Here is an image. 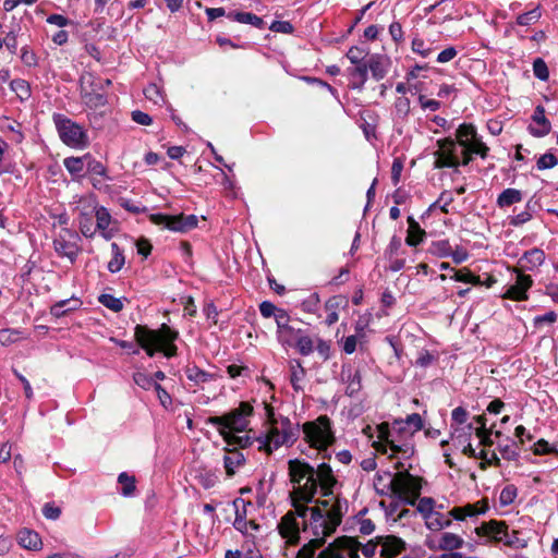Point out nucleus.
<instances>
[{"label":"nucleus","instance_id":"obj_4","mask_svg":"<svg viewBox=\"0 0 558 558\" xmlns=\"http://www.w3.org/2000/svg\"><path fill=\"white\" fill-rule=\"evenodd\" d=\"M179 332L162 324L158 330L148 329L145 326L135 327V339L140 347L145 350L148 356L153 357L157 351L163 352L165 356L177 355L178 347L174 341Z\"/></svg>","mask_w":558,"mask_h":558},{"label":"nucleus","instance_id":"obj_2","mask_svg":"<svg viewBox=\"0 0 558 558\" xmlns=\"http://www.w3.org/2000/svg\"><path fill=\"white\" fill-rule=\"evenodd\" d=\"M403 468L401 462L396 469ZM374 486L380 495H393L408 505H414L421 495L422 478L412 475L408 470L391 473L390 471L378 472L374 480Z\"/></svg>","mask_w":558,"mask_h":558},{"label":"nucleus","instance_id":"obj_16","mask_svg":"<svg viewBox=\"0 0 558 558\" xmlns=\"http://www.w3.org/2000/svg\"><path fill=\"white\" fill-rule=\"evenodd\" d=\"M94 216L96 218V230H98L105 240H110L114 236L116 231L110 229L113 219L109 210L104 206H93Z\"/></svg>","mask_w":558,"mask_h":558},{"label":"nucleus","instance_id":"obj_40","mask_svg":"<svg viewBox=\"0 0 558 558\" xmlns=\"http://www.w3.org/2000/svg\"><path fill=\"white\" fill-rule=\"evenodd\" d=\"M303 332V329L295 328L289 325L288 330H277V339L282 345L293 347L299 336Z\"/></svg>","mask_w":558,"mask_h":558},{"label":"nucleus","instance_id":"obj_41","mask_svg":"<svg viewBox=\"0 0 558 558\" xmlns=\"http://www.w3.org/2000/svg\"><path fill=\"white\" fill-rule=\"evenodd\" d=\"M314 344L315 340L307 336L303 330V332L299 336L293 347L296 348L298 352L301 355L307 356L314 352Z\"/></svg>","mask_w":558,"mask_h":558},{"label":"nucleus","instance_id":"obj_6","mask_svg":"<svg viewBox=\"0 0 558 558\" xmlns=\"http://www.w3.org/2000/svg\"><path fill=\"white\" fill-rule=\"evenodd\" d=\"M377 432L379 440L377 447L378 451L383 453L390 452V457L400 456L403 459H408L414 453L411 437L390 428L388 423L378 425Z\"/></svg>","mask_w":558,"mask_h":558},{"label":"nucleus","instance_id":"obj_18","mask_svg":"<svg viewBox=\"0 0 558 558\" xmlns=\"http://www.w3.org/2000/svg\"><path fill=\"white\" fill-rule=\"evenodd\" d=\"M367 72L371 71L372 77L376 81L383 80L389 70L390 60L385 54H372L366 59Z\"/></svg>","mask_w":558,"mask_h":558},{"label":"nucleus","instance_id":"obj_35","mask_svg":"<svg viewBox=\"0 0 558 558\" xmlns=\"http://www.w3.org/2000/svg\"><path fill=\"white\" fill-rule=\"evenodd\" d=\"M88 159V154L83 157H68L63 160V165L72 178L75 179L81 175L85 167V160Z\"/></svg>","mask_w":558,"mask_h":558},{"label":"nucleus","instance_id":"obj_26","mask_svg":"<svg viewBox=\"0 0 558 558\" xmlns=\"http://www.w3.org/2000/svg\"><path fill=\"white\" fill-rule=\"evenodd\" d=\"M17 541L23 548L28 550H39L43 546L40 535L28 529H23L19 532Z\"/></svg>","mask_w":558,"mask_h":558},{"label":"nucleus","instance_id":"obj_50","mask_svg":"<svg viewBox=\"0 0 558 558\" xmlns=\"http://www.w3.org/2000/svg\"><path fill=\"white\" fill-rule=\"evenodd\" d=\"M411 48L413 52L422 56L423 58L429 57L434 51V49L426 45L425 41L421 38H414L412 40Z\"/></svg>","mask_w":558,"mask_h":558},{"label":"nucleus","instance_id":"obj_63","mask_svg":"<svg viewBox=\"0 0 558 558\" xmlns=\"http://www.w3.org/2000/svg\"><path fill=\"white\" fill-rule=\"evenodd\" d=\"M43 514L48 520H57L61 515V508L53 502H46L43 506Z\"/></svg>","mask_w":558,"mask_h":558},{"label":"nucleus","instance_id":"obj_3","mask_svg":"<svg viewBox=\"0 0 558 558\" xmlns=\"http://www.w3.org/2000/svg\"><path fill=\"white\" fill-rule=\"evenodd\" d=\"M336 531H324V534L312 535V538L304 544L296 553L295 558H314L318 548L324 546L326 538ZM360 544L349 536H341L330 543L317 558H360Z\"/></svg>","mask_w":558,"mask_h":558},{"label":"nucleus","instance_id":"obj_27","mask_svg":"<svg viewBox=\"0 0 558 558\" xmlns=\"http://www.w3.org/2000/svg\"><path fill=\"white\" fill-rule=\"evenodd\" d=\"M408 225L405 243L409 246H416L424 241L426 231L421 228L420 223L412 216L408 217Z\"/></svg>","mask_w":558,"mask_h":558},{"label":"nucleus","instance_id":"obj_31","mask_svg":"<svg viewBox=\"0 0 558 558\" xmlns=\"http://www.w3.org/2000/svg\"><path fill=\"white\" fill-rule=\"evenodd\" d=\"M93 208L90 210H82L78 215L80 232L87 239H92L96 229L93 228Z\"/></svg>","mask_w":558,"mask_h":558},{"label":"nucleus","instance_id":"obj_46","mask_svg":"<svg viewBox=\"0 0 558 558\" xmlns=\"http://www.w3.org/2000/svg\"><path fill=\"white\" fill-rule=\"evenodd\" d=\"M98 302L116 313L122 311V308H123V303H122L121 299H118V298L113 296L112 294H107V293L100 294L98 296Z\"/></svg>","mask_w":558,"mask_h":558},{"label":"nucleus","instance_id":"obj_37","mask_svg":"<svg viewBox=\"0 0 558 558\" xmlns=\"http://www.w3.org/2000/svg\"><path fill=\"white\" fill-rule=\"evenodd\" d=\"M452 521L448 514H444L439 511H436L425 522V525L430 531H440L445 527H449Z\"/></svg>","mask_w":558,"mask_h":558},{"label":"nucleus","instance_id":"obj_44","mask_svg":"<svg viewBox=\"0 0 558 558\" xmlns=\"http://www.w3.org/2000/svg\"><path fill=\"white\" fill-rule=\"evenodd\" d=\"M10 87H11L12 92H14L16 94V96L22 100L27 99L31 96V87H29V84L25 80H22V78L13 80L10 83Z\"/></svg>","mask_w":558,"mask_h":558},{"label":"nucleus","instance_id":"obj_39","mask_svg":"<svg viewBox=\"0 0 558 558\" xmlns=\"http://www.w3.org/2000/svg\"><path fill=\"white\" fill-rule=\"evenodd\" d=\"M111 252L112 257L107 267L110 272L116 274L121 270L125 259L122 250L116 242L111 243Z\"/></svg>","mask_w":558,"mask_h":558},{"label":"nucleus","instance_id":"obj_52","mask_svg":"<svg viewBox=\"0 0 558 558\" xmlns=\"http://www.w3.org/2000/svg\"><path fill=\"white\" fill-rule=\"evenodd\" d=\"M533 73L541 81H547L549 77V71L545 61L537 58L533 62Z\"/></svg>","mask_w":558,"mask_h":558},{"label":"nucleus","instance_id":"obj_11","mask_svg":"<svg viewBox=\"0 0 558 558\" xmlns=\"http://www.w3.org/2000/svg\"><path fill=\"white\" fill-rule=\"evenodd\" d=\"M456 141L459 146L473 151L482 159L488 156L489 147L483 142L482 136L477 134L476 128L472 123H462L456 132Z\"/></svg>","mask_w":558,"mask_h":558},{"label":"nucleus","instance_id":"obj_64","mask_svg":"<svg viewBox=\"0 0 558 558\" xmlns=\"http://www.w3.org/2000/svg\"><path fill=\"white\" fill-rule=\"evenodd\" d=\"M144 95L148 100L153 101L154 104H158L159 101H161L163 99L161 92L156 84H149L144 89Z\"/></svg>","mask_w":558,"mask_h":558},{"label":"nucleus","instance_id":"obj_15","mask_svg":"<svg viewBox=\"0 0 558 558\" xmlns=\"http://www.w3.org/2000/svg\"><path fill=\"white\" fill-rule=\"evenodd\" d=\"M532 283L533 280L531 276L518 274L515 283L508 287L502 298L513 301L527 300V290L531 288Z\"/></svg>","mask_w":558,"mask_h":558},{"label":"nucleus","instance_id":"obj_1","mask_svg":"<svg viewBox=\"0 0 558 558\" xmlns=\"http://www.w3.org/2000/svg\"><path fill=\"white\" fill-rule=\"evenodd\" d=\"M288 474L293 485L290 495L293 510L289 512L295 520L302 519L303 532L318 535L324 534L325 530L336 531L348 508L345 500L332 497L318 500L314 507L307 506L314 501L318 489L325 497L333 495L338 480L331 466L322 462L315 468L305 460L291 459L288 461Z\"/></svg>","mask_w":558,"mask_h":558},{"label":"nucleus","instance_id":"obj_51","mask_svg":"<svg viewBox=\"0 0 558 558\" xmlns=\"http://www.w3.org/2000/svg\"><path fill=\"white\" fill-rule=\"evenodd\" d=\"M134 383L145 390H149L150 388H155L157 384L154 378L145 373L137 372L133 375Z\"/></svg>","mask_w":558,"mask_h":558},{"label":"nucleus","instance_id":"obj_9","mask_svg":"<svg viewBox=\"0 0 558 558\" xmlns=\"http://www.w3.org/2000/svg\"><path fill=\"white\" fill-rule=\"evenodd\" d=\"M53 122L65 145L74 148H84L88 145L87 133L78 123L60 113L53 116Z\"/></svg>","mask_w":558,"mask_h":558},{"label":"nucleus","instance_id":"obj_7","mask_svg":"<svg viewBox=\"0 0 558 558\" xmlns=\"http://www.w3.org/2000/svg\"><path fill=\"white\" fill-rule=\"evenodd\" d=\"M253 414V407L242 401L238 408L221 416H209L206 424L216 426L221 436L244 432Z\"/></svg>","mask_w":558,"mask_h":558},{"label":"nucleus","instance_id":"obj_5","mask_svg":"<svg viewBox=\"0 0 558 558\" xmlns=\"http://www.w3.org/2000/svg\"><path fill=\"white\" fill-rule=\"evenodd\" d=\"M300 437L299 424H293L288 417L279 420L270 418V426L267 434L256 439L258 450L270 454L281 446H292Z\"/></svg>","mask_w":558,"mask_h":558},{"label":"nucleus","instance_id":"obj_57","mask_svg":"<svg viewBox=\"0 0 558 558\" xmlns=\"http://www.w3.org/2000/svg\"><path fill=\"white\" fill-rule=\"evenodd\" d=\"M557 163V157L551 153H546L538 158L536 167L538 170H545L554 168Z\"/></svg>","mask_w":558,"mask_h":558},{"label":"nucleus","instance_id":"obj_62","mask_svg":"<svg viewBox=\"0 0 558 558\" xmlns=\"http://www.w3.org/2000/svg\"><path fill=\"white\" fill-rule=\"evenodd\" d=\"M274 317L276 320L277 330H288L289 331L290 316L287 313V311L279 308Z\"/></svg>","mask_w":558,"mask_h":558},{"label":"nucleus","instance_id":"obj_60","mask_svg":"<svg viewBox=\"0 0 558 558\" xmlns=\"http://www.w3.org/2000/svg\"><path fill=\"white\" fill-rule=\"evenodd\" d=\"M84 100L89 107H102L107 104L105 95L99 93H87L84 95Z\"/></svg>","mask_w":558,"mask_h":558},{"label":"nucleus","instance_id":"obj_45","mask_svg":"<svg viewBox=\"0 0 558 558\" xmlns=\"http://www.w3.org/2000/svg\"><path fill=\"white\" fill-rule=\"evenodd\" d=\"M466 518L484 514L488 510V502L482 499L475 504H466L463 506Z\"/></svg>","mask_w":558,"mask_h":558},{"label":"nucleus","instance_id":"obj_33","mask_svg":"<svg viewBox=\"0 0 558 558\" xmlns=\"http://www.w3.org/2000/svg\"><path fill=\"white\" fill-rule=\"evenodd\" d=\"M228 17L232 21H235V22H239L242 24H250L259 29H262L264 27L263 19L257 16L256 14L251 13V12H230L228 14Z\"/></svg>","mask_w":558,"mask_h":558},{"label":"nucleus","instance_id":"obj_28","mask_svg":"<svg viewBox=\"0 0 558 558\" xmlns=\"http://www.w3.org/2000/svg\"><path fill=\"white\" fill-rule=\"evenodd\" d=\"M305 378V369L300 360L290 361V383L295 391H303L302 383Z\"/></svg>","mask_w":558,"mask_h":558},{"label":"nucleus","instance_id":"obj_48","mask_svg":"<svg viewBox=\"0 0 558 558\" xmlns=\"http://www.w3.org/2000/svg\"><path fill=\"white\" fill-rule=\"evenodd\" d=\"M366 56H367V52L363 48H360L356 46L351 47L347 52V58L350 60V62L353 65L365 64Z\"/></svg>","mask_w":558,"mask_h":558},{"label":"nucleus","instance_id":"obj_19","mask_svg":"<svg viewBox=\"0 0 558 558\" xmlns=\"http://www.w3.org/2000/svg\"><path fill=\"white\" fill-rule=\"evenodd\" d=\"M390 428L412 437L415 432L423 428V420L418 413H412L405 420H396Z\"/></svg>","mask_w":558,"mask_h":558},{"label":"nucleus","instance_id":"obj_59","mask_svg":"<svg viewBox=\"0 0 558 558\" xmlns=\"http://www.w3.org/2000/svg\"><path fill=\"white\" fill-rule=\"evenodd\" d=\"M533 452L534 454L541 456L558 453V450L545 439H539L534 444Z\"/></svg>","mask_w":558,"mask_h":558},{"label":"nucleus","instance_id":"obj_43","mask_svg":"<svg viewBox=\"0 0 558 558\" xmlns=\"http://www.w3.org/2000/svg\"><path fill=\"white\" fill-rule=\"evenodd\" d=\"M118 483L122 485L121 494L125 497L133 495L135 486V477L122 472L118 476Z\"/></svg>","mask_w":558,"mask_h":558},{"label":"nucleus","instance_id":"obj_21","mask_svg":"<svg viewBox=\"0 0 558 558\" xmlns=\"http://www.w3.org/2000/svg\"><path fill=\"white\" fill-rule=\"evenodd\" d=\"M225 450L226 454L223 456V468L226 470V474L229 477H232L236 471L245 464L246 459L238 448H226Z\"/></svg>","mask_w":558,"mask_h":558},{"label":"nucleus","instance_id":"obj_53","mask_svg":"<svg viewBox=\"0 0 558 558\" xmlns=\"http://www.w3.org/2000/svg\"><path fill=\"white\" fill-rule=\"evenodd\" d=\"M86 168H87V171L93 175L108 178L106 166L96 159H93L89 157V159L87 160Z\"/></svg>","mask_w":558,"mask_h":558},{"label":"nucleus","instance_id":"obj_20","mask_svg":"<svg viewBox=\"0 0 558 558\" xmlns=\"http://www.w3.org/2000/svg\"><path fill=\"white\" fill-rule=\"evenodd\" d=\"M477 535H493L496 542H505L508 525L504 521L490 520L475 529Z\"/></svg>","mask_w":558,"mask_h":558},{"label":"nucleus","instance_id":"obj_47","mask_svg":"<svg viewBox=\"0 0 558 558\" xmlns=\"http://www.w3.org/2000/svg\"><path fill=\"white\" fill-rule=\"evenodd\" d=\"M434 506L435 500L430 497H423L418 500L417 511L422 514L425 522L427 521V518L436 512V510H434Z\"/></svg>","mask_w":558,"mask_h":558},{"label":"nucleus","instance_id":"obj_56","mask_svg":"<svg viewBox=\"0 0 558 558\" xmlns=\"http://www.w3.org/2000/svg\"><path fill=\"white\" fill-rule=\"evenodd\" d=\"M473 429H474V427H473V424H471V423L465 426H462V427H454L451 433V438H452V440H460V439H464L465 441L470 440Z\"/></svg>","mask_w":558,"mask_h":558},{"label":"nucleus","instance_id":"obj_10","mask_svg":"<svg viewBox=\"0 0 558 558\" xmlns=\"http://www.w3.org/2000/svg\"><path fill=\"white\" fill-rule=\"evenodd\" d=\"M80 242L78 232L65 227L54 235L52 244L59 257H65L71 264H74L81 252Z\"/></svg>","mask_w":558,"mask_h":558},{"label":"nucleus","instance_id":"obj_30","mask_svg":"<svg viewBox=\"0 0 558 558\" xmlns=\"http://www.w3.org/2000/svg\"><path fill=\"white\" fill-rule=\"evenodd\" d=\"M464 541L462 537L454 533L446 532L439 537V549L445 551H452L462 548Z\"/></svg>","mask_w":558,"mask_h":558},{"label":"nucleus","instance_id":"obj_32","mask_svg":"<svg viewBox=\"0 0 558 558\" xmlns=\"http://www.w3.org/2000/svg\"><path fill=\"white\" fill-rule=\"evenodd\" d=\"M189 380L196 385L205 384L216 378L215 374L205 372L196 365L187 366L184 371Z\"/></svg>","mask_w":558,"mask_h":558},{"label":"nucleus","instance_id":"obj_54","mask_svg":"<svg viewBox=\"0 0 558 558\" xmlns=\"http://www.w3.org/2000/svg\"><path fill=\"white\" fill-rule=\"evenodd\" d=\"M504 544L514 548H525L527 541L519 537V531H512L511 534L507 532Z\"/></svg>","mask_w":558,"mask_h":558},{"label":"nucleus","instance_id":"obj_29","mask_svg":"<svg viewBox=\"0 0 558 558\" xmlns=\"http://www.w3.org/2000/svg\"><path fill=\"white\" fill-rule=\"evenodd\" d=\"M81 304L78 299L62 300L50 307V313L56 317H62L69 312L77 310Z\"/></svg>","mask_w":558,"mask_h":558},{"label":"nucleus","instance_id":"obj_36","mask_svg":"<svg viewBox=\"0 0 558 558\" xmlns=\"http://www.w3.org/2000/svg\"><path fill=\"white\" fill-rule=\"evenodd\" d=\"M223 440L228 446H234V448H248L256 444L258 437H252L250 435L239 436L236 433L228 434L222 436Z\"/></svg>","mask_w":558,"mask_h":558},{"label":"nucleus","instance_id":"obj_17","mask_svg":"<svg viewBox=\"0 0 558 558\" xmlns=\"http://www.w3.org/2000/svg\"><path fill=\"white\" fill-rule=\"evenodd\" d=\"M377 541L381 546L380 556L384 558H395L405 548L404 542L395 535L379 536Z\"/></svg>","mask_w":558,"mask_h":558},{"label":"nucleus","instance_id":"obj_23","mask_svg":"<svg viewBox=\"0 0 558 558\" xmlns=\"http://www.w3.org/2000/svg\"><path fill=\"white\" fill-rule=\"evenodd\" d=\"M532 120L537 124V126H529V131L532 135L543 137L550 132V122L545 117V109L543 106H537L535 108Z\"/></svg>","mask_w":558,"mask_h":558},{"label":"nucleus","instance_id":"obj_8","mask_svg":"<svg viewBox=\"0 0 558 558\" xmlns=\"http://www.w3.org/2000/svg\"><path fill=\"white\" fill-rule=\"evenodd\" d=\"M304 440L318 451H326L335 440L332 424L327 415H320L314 421L305 422L302 425Z\"/></svg>","mask_w":558,"mask_h":558},{"label":"nucleus","instance_id":"obj_13","mask_svg":"<svg viewBox=\"0 0 558 558\" xmlns=\"http://www.w3.org/2000/svg\"><path fill=\"white\" fill-rule=\"evenodd\" d=\"M150 221L155 225L165 226L167 229L175 232H187L197 227L198 218L195 215H165L154 214Z\"/></svg>","mask_w":558,"mask_h":558},{"label":"nucleus","instance_id":"obj_55","mask_svg":"<svg viewBox=\"0 0 558 558\" xmlns=\"http://www.w3.org/2000/svg\"><path fill=\"white\" fill-rule=\"evenodd\" d=\"M348 305V300L342 295H333L329 298L325 303V308L327 312H337L340 307H345Z\"/></svg>","mask_w":558,"mask_h":558},{"label":"nucleus","instance_id":"obj_24","mask_svg":"<svg viewBox=\"0 0 558 558\" xmlns=\"http://www.w3.org/2000/svg\"><path fill=\"white\" fill-rule=\"evenodd\" d=\"M342 380L347 383L345 393L350 397L356 395L361 388V373L352 367H343L341 372Z\"/></svg>","mask_w":558,"mask_h":558},{"label":"nucleus","instance_id":"obj_38","mask_svg":"<svg viewBox=\"0 0 558 558\" xmlns=\"http://www.w3.org/2000/svg\"><path fill=\"white\" fill-rule=\"evenodd\" d=\"M542 17V9L539 4L517 16L515 23L520 26H530L539 21Z\"/></svg>","mask_w":558,"mask_h":558},{"label":"nucleus","instance_id":"obj_14","mask_svg":"<svg viewBox=\"0 0 558 558\" xmlns=\"http://www.w3.org/2000/svg\"><path fill=\"white\" fill-rule=\"evenodd\" d=\"M277 530L279 535L286 541V545L295 546L301 539V527L298 520L291 512H287L278 522Z\"/></svg>","mask_w":558,"mask_h":558},{"label":"nucleus","instance_id":"obj_42","mask_svg":"<svg viewBox=\"0 0 558 558\" xmlns=\"http://www.w3.org/2000/svg\"><path fill=\"white\" fill-rule=\"evenodd\" d=\"M428 253L440 258L449 257L451 245L448 240L433 241L428 247Z\"/></svg>","mask_w":558,"mask_h":558},{"label":"nucleus","instance_id":"obj_34","mask_svg":"<svg viewBox=\"0 0 558 558\" xmlns=\"http://www.w3.org/2000/svg\"><path fill=\"white\" fill-rule=\"evenodd\" d=\"M523 199V194L520 190L517 189H506L504 190L497 198V205L499 207H508L513 204L520 203Z\"/></svg>","mask_w":558,"mask_h":558},{"label":"nucleus","instance_id":"obj_61","mask_svg":"<svg viewBox=\"0 0 558 558\" xmlns=\"http://www.w3.org/2000/svg\"><path fill=\"white\" fill-rule=\"evenodd\" d=\"M453 202V196L450 192L444 191L438 199L432 205L433 207L439 206L442 213L448 214V206Z\"/></svg>","mask_w":558,"mask_h":558},{"label":"nucleus","instance_id":"obj_12","mask_svg":"<svg viewBox=\"0 0 558 558\" xmlns=\"http://www.w3.org/2000/svg\"><path fill=\"white\" fill-rule=\"evenodd\" d=\"M458 142L451 137L438 141V150L435 153L436 169L453 168L458 172L460 160L458 156Z\"/></svg>","mask_w":558,"mask_h":558},{"label":"nucleus","instance_id":"obj_22","mask_svg":"<svg viewBox=\"0 0 558 558\" xmlns=\"http://www.w3.org/2000/svg\"><path fill=\"white\" fill-rule=\"evenodd\" d=\"M545 262V252L538 247L531 248L520 257L518 264L521 269L533 271Z\"/></svg>","mask_w":558,"mask_h":558},{"label":"nucleus","instance_id":"obj_25","mask_svg":"<svg viewBox=\"0 0 558 558\" xmlns=\"http://www.w3.org/2000/svg\"><path fill=\"white\" fill-rule=\"evenodd\" d=\"M350 78V87L357 90H363L364 85L368 78L367 64H357L347 70Z\"/></svg>","mask_w":558,"mask_h":558},{"label":"nucleus","instance_id":"obj_58","mask_svg":"<svg viewBox=\"0 0 558 558\" xmlns=\"http://www.w3.org/2000/svg\"><path fill=\"white\" fill-rule=\"evenodd\" d=\"M437 361V355L430 353L428 350L423 349L418 352L415 364L420 367H428Z\"/></svg>","mask_w":558,"mask_h":558},{"label":"nucleus","instance_id":"obj_49","mask_svg":"<svg viewBox=\"0 0 558 558\" xmlns=\"http://www.w3.org/2000/svg\"><path fill=\"white\" fill-rule=\"evenodd\" d=\"M518 489L514 485L510 484L502 488L499 496V501L502 506L511 505L517 498Z\"/></svg>","mask_w":558,"mask_h":558}]
</instances>
